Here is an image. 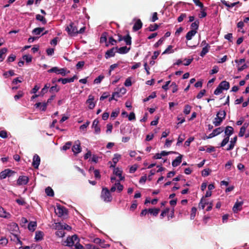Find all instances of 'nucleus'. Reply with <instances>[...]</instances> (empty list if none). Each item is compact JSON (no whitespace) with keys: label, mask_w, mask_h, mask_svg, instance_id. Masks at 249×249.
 Wrapping results in <instances>:
<instances>
[{"label":"nucleus","mask_w":249,"mask_h":249,"mask_svg":"<svg viewBox=\"0 0 249 249\" xmlns=\"http://www.w3.org/2000/svg\"><path fill=\"white\" fill-rule=\"evenodd\" d=\"M159 26L160 25L156 23H155L154 24H150L148 27V29L150 32H153L157 30L159 28Z\"/></svg>","instance_id":"nucleus-40"},{"label":"nucleus","mask_w":249,"mask_h":249,"mask_svg":"<svg viewBox=\"0 0 249 249\" xmlns=\"http://www.w3.org/2000/svg\"><path fill=\"white\" fill-rule=\"evenodd\" d=\"M50 87V85L49 84H45L44 88L41 89L40 91V96H43L48 91V89Z\"/></svg>","instance_id":"nucleus-38"},{"label":"nucleus","mask_w":249,"mask_h":249,"mask_svg":"<svg viewBox=\"0 0 249 249\" xmlns=\"http://www.w3.org/2000/svg\"><path fill=\"white\" fill-rule=\"evenodd\" d=\"M101 196L105 201H110L111 200L110 192L107 188H103L101 193Z\"/></svg>","instance_id":"nucleus-5"},{"label":"nucleus","mask_w":249,"mask_h":249,"mask_svg":"<svg viewBox=\"0 0 249 249\" xmlns=\"http://www.w3.org/2000/svg\"><path fill=\"white\" fill-rule=\"evenodd\" d=\"M242 203H235L232 208V210L234 213H237L242 209Z\"/></svg>","instance_id":"nucleus-36"},{"label":"nucleus","mask_w":249,"mask_h":249,"mask_svg":"<svg viewBox=\"0 0 249 249\" xmlns=\"http://www.w3.org/2000/svg\"><path fill=\"white\" fill-rule=\"evenodd\" d=\"M72 150L75 155H76L81 151V148L80 146V142L79 141L75 142V144L72 147Z\"/></svg>","instance_id":"nucleus-9"},{"label":"nucleus","mask_w":249,"mask_h":249,"mask_svg":"<svg viewBox=\"0 0 249 249\" xmlns=\"http://www.w3.org/2000/svg\"><path fill=\"white\" fill-rule=\"evenodd\" d=\"M123 40L125 41L126 45H130L131 44V37L129 34L123 37Z\"/></svg>","instance_id":"nucleus-35"},{"label":"nucleus","mask_w":249,"mask_h":249,"mask_svg":"<svg viewBox=\"0 0 249 249\" xmlns=\"http://www.w3.org/2000/svg\"><path fill=\"white\" fill-rule=\"evenodd\" d=\"M24 60H25L27 63H30L32 61V57L30 55H24L22 57Z\"/></svg>","instance_id":"nucleus-57"},{"label":"nucleus","mask_w":249,"mask_h":249,"mask_svg":"<svg viewBox=\"0 0 249 249\" xmlns=\"http://www.w3.org/2000/svg\"><path fill=\"white\" fill-rule=\"evenodd\" d=\"M170 154H178V152H175V151H169V152H166L165 151H162L160 153V155L161 156H167Z\"/></svg>","instance_id":"nucleus-54"},{"label":"nucleus","mask_w":249,"mask_h":249,"mask_svg":"<svg viewBox=\"0 0 249 249\" xmlns=\"http://www.w3.org/2000/svg\"><path fill=\"white\" fill-rule=\"evenodd\" d=\"M36 20L41 21L43 25L47 23V20L46 18L43 16L39 14H37L36 16Z\"/></svg>","instance_id":"nucleus-31"},{"label":"nucleus","mask_w":249,"mask_h":249,"mask_svg":"<svg viewBox=\"0 0 249 249\" xmlns=\"http://www.w3.org/2000/svg\"><path fill=\"white\" fill-rule=\"evenodd\" d=\"M234 132V130L232 127L230 126H227L225 129V134L226 136H231Z\"/></svg>","instance_id":"nucleus-27"},{"label":"nucleus","mask_w":249,"mask_h":249,"mask_svg":"<svg viewBox=\"0 0 249 249\" xmlns=\"http://www.w3.org/2000/svg\"><path fill=\"white\" fill-rule=\"evenodd\" d=\"M55 229L57 231L55 232V234L59 237H62L65 235V232L63 230V226L60 223H56L55 226Z\"/></svg>","instance_id":"nucleus-4"},{"label":"nucleus","mask_w":249,"mask_h":249,"mask_svg":"<svg viewBox=\"0 0 249 249\" xmlns=\"http://www.w3.org/2000/svg\"><path fill=\"white\" fill-rule=\"evenodd\" d=\"M187 17V15L185 13H182L178 18V21L181 22L183 20Z\"/></svg>","instance_id":"nucleus-58"},{"label":"nucleus","mask_w":249,"mask_h":249,"mask_svg":"<svg viewBox=\"0 0 249 249\" xmlns=\"http://www.w3.org/2000/svg\"><path fill=\"white\" fill-rule=\"evenodd\" d=\"M221 2H222V3L223 4H224L225 5L227 6L228 7H233V6H235L236 5L240 3L239 1H237V2H233V3H231V5L229 6V3L226 1H225V0H222Z\"/></svg>","instance_id":"nucleus-44"},{"label":"nucleus","mask_w":249,"mask_h":249,"mask_svg":"<svg viewBox=\"0 0 249 249\" xmlns=\"http://www.w3.org/2000/svg\"><path fill=\"white\" fill-rule=\"evenodd\" d=\"M210 170L209 169H205L202 171V176L207 177L210 174Z\"/></svg>","instance_id":"nucleus-63"},{"label":"nucleus","mask_w":249,"mask_h":249,"mask_svg":"<svg viewBox=\"0 0 249 249\" xmlns=\"http://www.w3.org/2000/svg\"><path fill=\"white\" fill-rule=\"evenodd\" d=\"M36 226L37 224L36 222L31 221L29 223L28 228L29 231H34L36 230Z\"/></svg>","instance_id":"nucleus-30"},{"label":"nucleus","mask_w":249,"mask_h":249,"mask_svg":"<svg viewBox=\"0 0 249 249\" xmlns=\"http://www.w3.org/2000/svg\"><path fill=\"white\" fill-rule=\"evenodd\" d=\"M169 212H170V209L166 208L161 212V213L160 215V218H162L166 215H168Z\"/></svg>","instance_id":"nucleus-49"},{"label":"nucleus","mask_w":249,"mask_h":249,"mask_svg":"<svg viewBox=\"0 0 249 249\" xmlns=\"http://www.w3.org/2000/svg\"><path fill=\"white\" fill-rule=\"evenodd\" d=\"M199 21L198 20H196L195 22H193L191 25V27L192 29V30L196 31L199 27Z\"/></svg>","instance_id":"nucleus-37"},{"label":"nucleus","mask_w":249,"mask_h":249,"mask_svg":"<svg viewBox=\"0 0 249 249\" xmlns=\"http://www.w3.org/2000/svg\"><path fill=\"white\" fill-rule=\"evenodd\" d=\"M222 89L218 86L217 87L214 91V94L215 95H219L222 92Z\"/></svg>","instance_id":"nucleus-62"},{"label":"nucleus","mask_w":249,"mask_h":249,"mask_svg":"<svg viewBox=\"0 0 249 249\" xmlns=\"http://www.w3.org/2000/svg\"><path fill=\"white\" fill-rule=\"evenodd\" d=\"M182 156L181 155H179L178 157H177L175 160H174L172 163V165L173 167H177L179 165L182 161Z\"/></svg>","instance_id":"nucleus-20"},{"label":"nucleus","mask_w":249,"mask_h":249,"mask_svg":"<svg viewBox=\"0 0 249 249\" xmlns=\"http://www.w3.org/2000/svg\"><path fill=\"white\" fill-rule=\"evenodd\" d=\"M191 107L189 105H186L184 107L183 112L185 114L188 115L190 113Z\"/></svg>","instance_id":"nucleus-48"},{"label":"nucleus","mask_w":249,"mask_h":249,"mask_svg":"<svg viewBox=\"0 0 249 249\" xmlns=\"http://www.w3.org/2000/svg\"><path fill=\"white\" fill-rule=\"evenodd\" d=\"M55 213L58 216L62 217L67 215L68 211L64 207L58 204L56 209H55Z\"/></svg>","instance_id":"nucleus-3"},{"label":"nucleus","mask_w":249,"mask_h":249,"mask_svg":"<svg viewBox=\"0 0 249 249\" xmlns=\"http://www.w3.org/2000/svg\"><path fill=\"white\" fill-rule=\"evenodd\" d=\"M72 144L71 142H67L64 145H63L62 147V149L63 150H67L70 148L71 145Z\"/></svg>","instance_id":"nucleus-51"},{"label":"nucleus","mask_w":249,"mask_h":249,"mask_svg":"<svg viewBox=\"0 0 249 249\" xmlns=\"http://www.w3.org/2000/svg\"><path fill=\"white\" fill-rule=\"evenodd\" d=\"M85 62L83 61H79L76 65L77 69H82L84 66Z\"/></svg>","instance_id":"nucleus-59"},{"label":"nucleus","mask_w":249,"mask_h":249,"mask_svg":"<svg viewBox=\"0 0 249 249\" xmlns=\"http://www.w3.org/2000/svg\"><path fill=\"white\" fill-rule=\"evenodd\" d=\"M196 31L195 30H191L189 31L186 35V38L187 40H190L192 38V37L194 36L196 34Z\"/></svg>","instance_id":"nucleus-29"},{"label":"nucleus","mask_w":249,"mask_h":249,"mask_svg":"<svg viewBox=\"0 0 249 249\" xmlns=\"http://www.w3.org/2000/svg\"><path fill=\"white\" fill-rule=\"evenodd\" d=\"M107 32H104L102 34L101 36L100 37V42L101 43L107 42Z\"/></svg>","instance_id":"nucleus-42"},{"label":"nucleus","mask_w":249,"mask_h":249,"mask_svg":"<svg viewBox=\"0 0 249 249\" xmlns=\"http://www.w3.org/2000/svg\"><path fill=\"white\" fill-rule=\"evenodd\" d=\"M44 236V233L42 231H37L36 232V235L35 239L36 241H41L43 239V237Z\"/></svg>","instance_id":"nucleus-23"},{"label":"nucleus","mask_w":249,"mask_h":249,"mask_svg":"<svg viewBox=\"0 0 249 249\" xmlns=\"http://www.w3.org/2000/svg\"><path fill=\"white\" fill-rule=\"evenodd\" d=\"M7 51L8 49L6 48H3L0 50V62H2L4 59Z\"/></svg>","instance_id":"nucleus-26"},{"label":"nucleus","mask_w":249,"mask_h":249,"mask_svg":"<svg viewBox=\"0 0 249 249\" xmlns=\"http://www.w3.org/2000/svg\"><path fill=\"white\" fill-rule=\"evenodd\" d=\"M78 238L76 235H73L71 237H68L67 238L66 242L67 243V246L69 247H72L76 242L78 241Z\"/></svg>","instance_id":"nucleus-6"},{"label":"nucleus","mask_w":249,"mask_h":249,"mask_svg":"<svg viewBox=\"0 0 249 249\" xmlns=\"http://www.w3.org/2000/svg\"><path fill=\"white\" fill-rule=\"evenodd\" d=\"M77 24L78 22H71L70 24L66 27L65 30L67 32L69 36H74L78 35Z\"/></svg>","instance_id":"nucleus-1"},{"label":"nucleus","mask_w":249,"mask_h":249,"mask_svg":"<svg viewBox=\"0 0 249 249\" xmlns=\"http://www.w3.org/2000/svg\"><path fill=\"white\" fill-rule=\"evenodd\" d=\"M206 93V90L205 89H202L201 90L197 95L196 98L197 99H200Z\"/></svg>","instance_id":"nucleus-61"},{"label":"nucleus","mask_w":249,"mask_h":249,"mask_svg":"<svg viewBox=\"0 0 249 249\" xmlns=\"http://www.w3.org/2000/svg\"><path fill=\"white\" fill-rule=\"evenodd\" d=\"M40 162V158L38 155L35 154L33 157L32 165L36 169H38Z\"/></svg>","instance_id":"nucleus-11"},{"label":"nucleus","mask_w":249,"mask_h":249,"mask_svg":"<svg viewBox=\"0 0 249 249\" xmlns=\"http://www.w3.org/2000/svg\"><path fill=\"white\" fill-rule=\"evenodd\" d=\"M45 193L48 196H54V192L50 187H48L45 189Z\"/></svg>","instance_id":"nucleus-39"},{"label":"nucleus","mask_w":249,"mask_h":249,"mask_svg":"<svg viewBox=\"0 0 249 249\" xmlns=\"http://www.w3.org/2000/svg\"><path fill=\"white\" fill-rule=\"evenodd\" d=\"M10 238L11 240L19 244L20 245L22 244V243L20 240V238L18 236V232H11Z\"/></svg>","instance_id":"nucleus-10"},{"label":"nucleus","mask_w":249,"mask_h":249,"mask_svg":"<svg viewBox=\"0 0 249 249\" xmlns=\"http://www.w3.org/2000/svg\"><path fill=\"white\" fill-rule=\"evenodd\" d=\"M99 124V121L96 119H95L93 123L92 127L94 129V132L96 134H99L100 132V127L98 125Z\"/></svg>","instance_id":"nucleus-14"},{"label":"nucleus","mask_w":249,"mask_h":249,"mask_svg":"<svg viewBox=\"0 0 249 249\" xmlns=\"http://www.w3.org/2000/svg\"><path fill=\"white\" fill-rule=\"evenodd\" d=\"M109 96V94L108 92H105L103 93L102 96L100 98V101H103L104 99L107 98Z\"/></svg>","instance_id":"nucleus-64"},{"label":"nucleus","mask_w":249,"mask_h":249,"mask_svg":"<svg viewBox=\"0 0 249 249\" xmlns=\"http://www.w3.org/2000/svg\"><path fill=\"white\" fill-rule=\"evenodd\" d=\"M172 48L173 46H168V47L166 49V50L162 53V54L174 53V51L173 50H172Z\"/></svg>","instance_id":"nucleus-46"},{"label":"nucleus","mask_w":249,"mask_h":249,"mask_svg":"<svg viewBox=\"0 0 249 249\" xmlns=\"http://www.w3.org/2000/svg\"><path fill=\"white\" fill-rule=\"evenodd\" d=\"M14 173L11 170L9 169H5L4 171H2L0 173V179H4L7 177H9L11 175V174Z\"/></svg>","instance_id":"nucleus-12"},{"label":"nucleus","mask_w":249,"mask_h":249,"mask_svg":"<svg viewBox=\"0 0 249 249\" xmlns=\"http://www.w3.org/2000/svg\"><path fill=\"white\" fill-rule=\"evenodd\" d=\"M48 104L46 102H43L42 103L40 102L36 103L35 104L34 106L36 108H38L40 107V110L43 111H46L47 109Z\"/></svg>","instance_id":"nucleus-13"},{"label":"nucleus","mask_w":249,"mask_h":249,"mask_svg":"<svg viewBox=\"0 0 249 249\" xmlns=\"http://www.w3.org/2000/svg\"><path fill=\"white\" fill-rule=\"evenodd\" d=\"M121 156L119 154H115L114 155V157L112 159V162L114 164H117L118 162L119 159L121 158Z\"/></svg>","instance_id":"nucleus-45"},{"label":"nucleus","mask_w":249,"mask_h":249,"mask_svg":"<svg viewBox=\"0 0 249 249\" xmlns=\"http://www.w3.org/2000/svg\"><path fill=\"white\" fill-rule=\"evenodd\" d=\"M60 90V88L58 87L57 85L55 84L54 86L51 87L49 91L51 93L58 92Z\"/></svg>","instance_id":"nucleus-41"},{"label":"nucleus","mask_w":249,"mask_h":249,"mask_svg":"<svg viewBox=\"0 0 249 249\" xmlns=\"http://www.w3.org/2000/svg\"><path fill=\"white\" fill-rule=\"evenodd\" d=\"M226 116V112L225 110H220L216 114V116L219 117L223 120H225Z\"/></svg>","instance_id":"nucleus-33"},{"label":"nucleus","mask_w":249,"mask_h":249,"mask_svg":"<svg viewBox=\"0 0 249 249\" xmlns=\"http://www.w3.org/2000/svg\"><path fill=\"white\" fill-rule=\"evenodd\" d=\"M48 72L49 73L51 72H54L58 74H61L62 76H65L67 73H69L70 72L69 71H67L66 68H60L57 67H54L51 68V69L49 70L48 71Z\"/></svg>","instance_id":"nucleus-2"},{"label":"nucleus","mask_w":249,"mask_h":249,"mask_svg":"<svg viewBox=\"0 0 249 249\" xmlns=\"http://www.w3.org/2000/svg\"><path fill=\"white\" fill-rule=\"evenodd\" d=\"M115 185L117 188V190H118V191L119 192L122 191L123 190L124 187H123V185L121 184V183H120L119 181L116 183L115 184Z\"/></svg>","instance_id":"nucleus-60"},{"label":"nucleus","mask_w":249,"mask_h":249,"mask_svg":"<svg viewBox=\"0 0 249 249\" xmlns=\"http://www.w3.org/2000/svg\"><path fill=\"white\" fill-rule=\"evenodd\" d=\"M206 9H207V8L205 7V8H204L201 9L200 14H199L198 15V17L199 18H203L206 17L207 13L205 12Z\"/></svg>","instance_id":"nucleus-50"},{"label":"nucleus","mask_w":249,"mask_h":249,"mask_svg":"<svg viewBox=\"0 0 249 249\" xmlns=\"http://www.w3.org/2000/svg\"><path fill=\"white\" fill-rule=\"evenodd\" d=\"M218 86L222 89V90H228L229 89L230 85L229 82L226 81H222L218 85Z\"/></svg>","instance_id":"nucleus-17"},{"label":"nucleus","mask_w":249,"mask_h":249,"mask_svg":"<svg viewBox=\"0 0 249 249\" xmlns=\"http://www.w3.org/2000/svg\"><path fill=\"white\" fill-rule=\"evenodd\" d=\"M73 249H85L84 247L79 243V240L76 242V243L74 245Z\"/></svg>","instance_id":"nucleus-53"},{"label":"nucleus","mask_w":249,"mask_h":249,"mask_svg":"<svg viewBox=\"0 0 249 249\" xmlns=\"http://www.w3.org/2000/svg\"><path fill=\"white\" fill-rule=\"evenodd\" d=\"M223 121L222 119L216 116V117L214 119L213 123L215 126H218L222 124Z\"/></svg>","instance_id":"nucleus-32"},{"label":"nucleus","mask_w":249,"mask_h":249,"mask_svg":"<svg viewBox=\"0 0 249 249\" xmlns=\"http://www.w3.org/2000/svg\"><path fill=\"white\" fill-rule=\"evenodd\" d=\"M94 100V98L93 96L89 95V99L87 101V103L89 104V107L90 109H92L95 107V104L93 102Z\"/></svg>","instance_id":"nucleus-25"},{"label":"nucleus","mask_w":249,"mask_h":249,"mask_svg":"<svg viewBox=\"0 0 249 249\" xmlns=\"http://www.w3.org/2000/svg\"><path fill=\"white\" fill-rule=\"evenodd\" d=\"M210 46L207 44L206 45L202 48L201 52L200 53V56L203 57L207 53H208Z\"/></svg>","instance_id":"nucleus-24"},{"label":"nucleus","mask_w":249,"mask_h":249,"mask_svg":"<svg viewBox=\"0 0 249 249\" xmlns=\"http://www.w3.org/2000/svg\"><path fill=\"white\" fill-rule=\"evenodd\" d=\"M193 2L196 5L199 6L201 9L204 7L203 4L200 1V0H193Z\"/></svg>","instance_id":"nucleus-52"},{"label":"nucleus","mask_w":249,"mask_h":249,"mask_svg":"<svg viewBox=\"0 0 249 249\" xmlns=\"http://www.w3.org/2000/svg\"><path fill=\"white\" fill-rule=\"evenodd\" d=\"M130 49V48H127L126 46L121 47L120 48L117 47L116 51L117 53L120 54H125L129 51Z\"/></svg>","instance_id":"nucleus-19"},{"label":"nucleus","mask_w":249,"mask_h":249,"mask_svg":"<svg viewBox=\"0 0 249 249\" xmlns=\"http://www.w3.org/2000/svg\"><path fill=\"white\" fill-rule=\"evenodd\" d=\"M29 181V178L27 176H20L17 180V184L19 185H26Z\"/></svg>","instance_id":"nucleus-8"},{"label":"nucleus","mask_w":249,"mask_h":249,"mask_svg":"<svg viewBox=\"0 0 249 249\" xmlns=\"http://www.w3.org/2000/svg\"><path fill=\"white\" fill-rule=\"evenodd\" d=\"M237 140V136H235L234 138L231 139V141H230V144L229 146V147L227 148L226 150L230 151L232 150L235 144L236 143Z\"/></svg>","instance_id":"nucleus-21"},{"label":"nucleus","mask_w":249,"mask_h":249,"mask_svg":"<svg viewBox=\"0 0 249 249\" xmlns=\"http://www.w3.org/2000/svg\"><path fill=\"white\" fill-rule=\"evenodd\" d=\"M9 230L11 231V232H18L19 228L18 224L15 223H12L9 226Z\"/></svg>","instance_id":"nucleus-22"},{"label":"nucleus","mask_w":249,"mask_h":249,"mask_svg":"<svg viewBox=\"0 0 249 249\" xmlns=\"http://www.w3.org/2000/svg\"><path fill=\"white\" fill-rule=\"evenodd\" d=\"M104 78V76L102 75H99L98 77L95 78L94 80V83L96 84H99L101 81Z\"/></svg>","instance_id":"nucleus-55"},{"label":"nucleus","mask_w":249,"mask_h":249,"mask_svg":"<svg viewBox=\"0 0 249 249\" xmlns=\"http://www.w3.org/2000/svg\"><path fill=\"white\" fill-rule=\"evenodd\" d=\"M44 29L45 28L44 27L36 28L33 30L32 33L36 35H39L44 30Z\"/></svg>","instance_id":"nucleus-34"},{"label":"nucleus","mask_w":249,"mask_h":249,"mask_svg":"<svg viewBox=\"0 0 249 249\" xmlns=\"http://www.w3.org/2000/svg\"><path fill=\"white\" fill-rule=\"evenodd\" d=\"M116 95H117L118 97H120L121 96L118 91H115L112 93V96L109 98V101L111 102L113 100H117V99L115 98Z\"/></svg>","instance_id":"nucleus-47"},{"label":"nucleus","mask_w":249,"mask_h":249,"mask_svg":"<svg viewBox=\"0 0 249 249\" xmlns=\"http://www.w3.org/2000/svg\"><path fill=\"white\" fill-rule=\"evenodd\" d=\"M116 49H117V47H113L111 49L108 50L105 53V58L106 59H108L110 57L114 56L115 53L117 52Z\"/></svg>","instance_id":"nucleus-7"},{"label":"nucleus","mask_w":249,"mask_h":249,"mask_svg":"<svg viewBox=\"0 0 249 249\" xmlns=\"http://www.w3.org/2000/svg\"><path fill=\"white\" fill-rule=\"evenodd\" d=\"M223 131V129L222 127H219L214 129L213 132L209 134V137H215L220 133H221Z\"/></svg>","instance_id":"nucleus-15"},{"label":"nucleus","mask_w":249,"mask_h":249,"mask_svg":"<svg viewBox=\"0 0 249 249\" xmlns=\"http://www.w3.org/2000/svg\"><path fill=\"white\" fill-rule=\"evenodd\" d=\"M123 171L119 168L117 167L114 169L113 174L116 176H118L120 178V180H123L124 179V177L122 176Z\"/></svg>","instance_id":"nucleus-16"},{"label":"nucleus","mask_w":249,"mask_h":249,"mask_svg":"<svg viewBox=\"0 0 249 249\" xmlns=\"http://www.w3.org/2000/svg\"><path fill=\"white\" fill-rule=\"evenodd\" d=\"M156 92H153L151 95H150L149 96H148L147 97L144 98L143 100V102H147L149 100L151 99H153V98H155V97H156Z\"/></svg>","instance_id":"nucleus-43"},{"label":"nucleus","mask_w":249,"mask_h":249,"mask_svg":"<svg viewBox=\"0 0 249 249\" xmlns=\"http://www.w3.org/2000/svg\"><path fill=\"white\" fill-rule=\"evenodd\" d=\"M148 213L153 216H156L160 212V209L159 208H150L148 209Z\"/></svg>","instance_id":"nucleus-28"},{"label":"nucleus","mask_w":249,"mask_h":249,"mask_svg":"<svg viewBox=\"0 0 249 249\" xmlns=\"http://www.w3.org/2000/svg\"><path fill=\"white\" fill-rule=\"evenodd\" d=\"M196 209L195 207H193L191 210V213L190 214V218L191 219H194L196 216Z\"/></svg>","instance_id":"nucleus-56"},{"label":"nucleus","mask_w":249,"mask_h":249,"mask_svg":"<svg viewBox=\"0 0 249 249\" xmlns=\"http://www.w3.org/2000/svg\"><path fill=\"white\" fill-rule=\"evenodd\" d=\"M142 21L140 19H138L133 27V30L134 31H137L142 28Z\"/></svg>","instance_id":"nucleus-18"}]
</instances>
